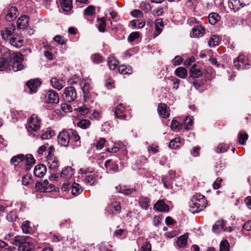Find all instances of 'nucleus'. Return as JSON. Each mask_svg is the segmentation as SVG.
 Here are the masks:
<instances>
[{
	"mask_svg": "<svg viewBox=\"0 0 251 251\" xmlns=\"http://www.w3.org/2000/svg\"><path fill=\"white\" fill-rule=\"evenodd\" d=\"M206 206V201L205 197L200 194L194 195L189 202L190 211L193 213L202 211Z\"/></svg>",
	"mask_w": 251,
	"mask_h": 251,
	"instance_id": "1",
	"label": "nucleus"
},
{
	"mask_svg": "<svg viewBox=\"0 0 251 251\" xmlns=\"http://www.w3.org/2000/svg\"><path fill=\"white\" fill-rule=\"evenodd\" d=\"M10 58L9 70H12L14 72H17L24 69L25 65L22 63L24 55L22 53L12 52Z\"/></svg>",
	"mask_w": 251,
	"mask_h": 251,
	"instance_id": "2",
	"label": "nucleus"
},
{
	"mask_svg": "<svg viewBox=\"0 0 251 251\" xmlns=\"http://www.w3.org/2000/svg\"><path fill=\"white\" fill-rule=\"evenodd\" d=\"M0 53L1 54V57L0 58V71L9 70L12 52L8 49L0 48Z\"/></svg>",
	"mask_w": 251,
	"mask_h": 251,
	"instance_id": "3",
	"label": "nucleus"
},
{
	"mask_svg": "<svg viewBox=\"0 0 251 251\" xmlns=\"http://www.w3.org/2000/svg\"><path fill=\"white\" fill-rule=\"evenodd\" d=\"M41 120L36 114H33L28 119L26 128L29 132L33 131L36 132L40 127Z\"/></svg>",
	"mask_w": 251,
	"mask_h": 251,
	"instance_id": "4",
	"label": "nucleus"
},
{
	"mask_svg": "<svg viewBox=\"0 0 251 251\" xmlns=\"http://www.w3.org/2000/svg\"><path fill=\"white\" fill-rule=\"evenodd\" d=\"M76 98V93L75 88L72 86L65 88L63 94V98L66 102L73 101Z\"/></svg>",
	"mask_w": 251,
	"mask_h": 251,
	"instance_id": "5",
	"label": "nucleus"
},
{
	"mask_svg": "<svg viewBox=\"0 0 251 251\" xmlns=\"http://www.w3.org/2000/svg\"><path fill=\"white\" fill-rule=\"evenodd\" d=\"M44 99L46 102L49 103H57L59 101L58 93L53 90L47 91Z\"/></svg>",
	"mask_w": 251,
	"mask_h": 251,
	"instance_id": "6",
	"label": "nucleus"
},
{
	"mask_svg": "<svg viewBox=\"0 0 251 251\" xmlns=\"http://www.w3.org/2000/svg\"><path fill=\"white\" fill-rule=\"evenodd\" d=\"M57 141L60 146L68 147L70 141V134L67 131H62L57 136Z\"/></svg>",
	"mask_w": 251,
	"mask_h": 251,
	"instance_id": "7",
	"label": "nucleus"
},
{
	"mask_svg": "<svg viewBox=\"0 0 251 251\" xmlns=\"http://www.w3.org/2000/svg\"><path fill=\"white\" fill-rule=\"evenodd\" d=\"M10 44L16 48L22 47L24 43V37L18 34H14L9 39Z\"/></svg>",
	"mask_w": 251,
	"mask_h": 251,
	"instance_id": "8",
	"label": "nucleus"
},
{
	"mask_svg": "<svg viewBox=\"0 0 251 251\" xmlns=\"http://www.w3.org/2000/svg\"><path fill=\"white\" fill-rule=\"evenodd\" d=\"M70 141V145L73 148L79 147L81 145L80 138L75 130H71Z\"/></svg>",
	"mask_w": 251,
	"mask_h": 251,
	"instance_id": "9",
	"label": "nucleus"
},
{
	"mask_svg": "<svg viewBox=\"0 0 251 251\" xmlns=\"http://www.w3.org/2000/svg\"><path fill=\"white\" fill-rule=\"evenodd\" d=\"M88 87L89 86L88 83L85 82L82 88V92L84 95V100L85 102L89 101L93 102L94 101L93 97L95 96L96 95L95 93H91L89 91Z\"/></svg>",
	"mask_w": 251,
	"mask_h": 251,
	"instance_id": "10",
	"label": "nucleus"
},
{
	"mask_svg": "<svg viewBox=\"0 0 251 251\" xmlns=\"http://www.w3.org/2000/svg\"><path fill=\"white\" fill-rule=\"evenodd\" d=\"M225 226L226 223L224 220L217 221L212 226V231L216 234H219L223 231H228V228Z\"/></svg>",
	"mask_w": 251,
	"mask_h": 251,
	"instance_id": "11",
	"label": "nucleus"
},
{
	"mask_svg": "<svg viewBox=\"0 0 251 251\" xmlns=\"http://www.w3.org/2000/svg\"><path fill=\"white\" fill-rule=\"evenodd\" d=\"M15 25L11 24L9 26L4 28L1 31V35L2 38L5 40H8L10 39V37L15 30Z\"/></svg>",
	"mask_w": 251,
	"mask_h": 251,
	"instance_id": "12",
	"label": "nucleus"
},
{
	"mask_svg": "<svg viewBox=\"0 0 251 251\" xmlns=\"http://www.w3.org/2000/svg\"><path fill=\"white\" fill-rule=\"evenodd\" d=\"M28 20L29 17L26 15L19 17L17 22V29H24L27 28L28 25Z\"/></svg>",
	"mask_w": 251,
	"mask_h": 251,
	"instance_id": "13",
	"label": "nucleus"
},
{
	"mask_svg": "<svg viewBox=\"0 0 251 251\" xmlns=\"http://www.w3.org/2000/svg\"><path fill=\"white\" fill-rule=\"evenodd\" d=\"M41 84V82L38 79H31L26 83V86L30 93H35L37 89Z\"/></svg>",
	"mask_w": 251,
	"mask_h": 251,
	"instance_id": "14",
	"label": "nucleus"
},
{
	"mask_svg": "<svg viewBox=\"0 0 251 251\" xmlns=\"http://www.w3.org/2000/svg\"><path fill=\"white\" fill-rule=\"evenodd\" d=\"M35 163V160L31 154H26L25 156L24 155L23 164L25 165L27 171H29Z\"/></svg>",
	"mask_w": 251,
	"mask_h": 251,
	"instance_id": "15",
	"label": "nucleus"
},
{
	"mask_svg": "<svg viewBox=\"0 0 251 251\" xmlns=\"http://www.w3.org/2000/svg\"><path fill=\"white\" fill-rule=\"evenodd\" d=\"M50 82L52 87L57 90L62 89L65 85V81L64 80L58 79L56 77L51 78Z\"/></svg>",
	"mask_w": 251,
	"mask_h": 251,
	"instance_id": "16",
	"label": "nucleus"
},
{
	"mask_svg": "<svg viewBox=\"0 0 251 251\" xmlns=\"http://www.w3.org/2000/svg\"><path fill=\"white\" fill-rule=\"evenodd\" d=\"M49 184L48 180L45 179L42 182H37L35 184V189L40 192H50L52 191L53 186L50 189L47 187Z\"/></svg>",
	"mask_w": 251,
	"mask_h": 251,
	"instance_id": "17",
	"label": "nucleus"
},
{
	"mask_svg": "<svg viewBox=\"0 0 251 251\" xmlns=\"http://www.w3.org/2000/svg\"><path fill=\"white\" fill-rule=\"evenodd\" d=\"M157 111L159 116L164 118H167L169 116V107L165 103L159 104Z\"/></svg>",
	"mask_w": 251,
	"mask_h": 251,
	"instance_id": "18",
	"label": "nucleus"
},
{
	"mask_svg": "<svg viewBox=\"0 0 251 251\" xmlns=\"http://www.w3.org/2000/svg\"><path fill=\"white\" fill-rule=\"evenodd\" d=\"M153 208L156 211L162 212L169 211V206L162 200H158L154 205Z\"/></svg>",
	"mask_w": 251,
	"mask_h": 251,
	"instance_id": "19",
	"label": "nucleus"
},
{
	"mask_svg": "<svg viewBox=\"0 0 251 251\" xmlns=\"http://www.w3.org/2000/svg\"><path fill=\"white\" fill-rule=\"evenodd\" d=\"M18 10L16 7H11L8 11L5 16L7 21H12L18 16Z\"/></svg>",
	"mask_w": 251,
	"mask_h": 251,
	"instance_id": "20",
	"label": "nucleus"
},
{
	"mask_svg": "<svg viewBox=\"0 0 251 251\" xmlns=\"http://www.w3.org/2000/svg\"><path fill=\"white\" fill-rule=\"evenodd\" d=\"M46 171V167L43 164H40L35 167L34 174L35 176L38 177H41L45 175Z\"/></svg>",
	"mask_w": 251,
	"mask_h": 251,
	"instance_id": "21",
	"label": "nucleus"
},
{
	"mask_svg": "<svg viewBox=\"0 0 251 251\" xmlns=\"http://www.w3.org/2000/svg\"><path fill=\"white\" fill-rule=\"evenodd\" d=\"M189 74L190 75L189 79L190 77H192L193 78H198L202 74L200 68L196 64H194L192 66L190 70Z\"/></svg>",
	"mask_w": 251,
	"mask_h": 251,
	"instance_id": "22",
	"label": "nucleus"
},
{
	"mask_svg": "<svg viewBox=\"0 0 251 251\" xmlns=\"http://www.w3.org/2000/svg\"><path fill=\"white\" fill-rule=\"evenodd\" d=\"M245 4L241 2L240 0H229V6L235 12L238 11L241 8L244 7Z\"/></svg>",
	"mask_w": 251,
	"mask_h": 251,
	"instance_id": "23",
	"label": "nucleus"
},
{
	"mask_svg": "<svg viewBox=\"0 0 251 251\" xmlns=\"http://www.w3.org/2000/svg\"><path fill=\"white\" fill-rule=\"evenodd\" d=\"M31 238L27 236L26 240L21 246L20 248L23 251H30L34 248V245L31 242Z\"/></svg>",
	"mask_w": 251,
	"mask_h": 251,
	"instance_id": "24",
	"label": "nucleus"
},
{
	"mask_svg": "<svg viewBox=\"0 0 251 251\" xmlns=\"http://www.w3.org/2000/svg\"><path fill=\"white\" fill-rule=\"evenodd\" d=\"M49 168L51 170H55L59 166V161L55 156L47 158Z\"/></svg>",
	"mask_w": 251,
	"mask_h": 251,
	"instance_id": "25",
	"label": "nucleus"
},
{
	"mask_svg": "<svg viewBox=\"0 0 251 251\" xmlns=\"http://www.w3.org/2000/svg\"><path fill=\"white\" fill-rule=\"evenodd\" d=\"M104 166L108 171H111L114 172L118 171V165L111 159L108 160L105 162Z\"/></svg>",
	"mask_w": 251,
	"mask_h": 251,
	"instance_id": "26",
	"label": "nucleus"
},
{
	"mask_svg": "<svg viewBox=\"0 0 251 251\" xmlns=\"http://www.w3.org/2000/svg\"><path fill=\"white\" fill-rule=\"evenodd\" d=\"M74 173V172L73 169L71 167H67L61 171L60 177L66 179H69L72 177Z\"/></svg>",
	"mask_w": 251,
	"mask_h": 251,
	"instance_id": "27",
	"label": "nucleus"
},
{
	"mask_svg": "<svg viewBox=\"0 0 251 251\" xmlns=\"http://www.w3.org/2000/svg\"><path fill=\"white\" fill-rule=\"evenodd\" d=\"M175 75L181 78L184 79L187 76L188 72L185 68L179 67L175 71Z\"/></svg>",
	"mask_w": 251,
	"mask_h": 251,
	"instance_id": "28",
	"label": "nucleus"
},
{
	"mask_svg": "<svg viewBox=\"0 0 251 251\" xmlns=\"http://www.w3.org/2000/svg\"><path fill=\"white\" fill-rule=\"evenodd\" d=\"M188 238V233H185L178 238L176 244L179 248H183L186 246Z\"/></svg>",
	"mask_w": 251,
	"mask_h": 251,
	"instance_id": "29",
	"label": "nucleus"
},
{
	"mask_svg": "<svg viewBox=\"0 0 251 251\" xmlns=\"http://www.w3.org/2000/svg\"><path fill=\"white\" fill-rule=\"evenodd\" d=\"M205 30L203 26L198 25L193 29V35L194 37H201L204 33Z\"/></svg>",
	"mask_w": 251,
	"mask_h": 251,
	"instance_id": "30",
	"label": "nucleus"
},
{
	"mask_svg": "<svg viewBox=\"0 0 251 251\" xmlns=\"http://www.w3.org/2000/svg\"><path fill=\"white\" fill-rule=\"evenodd\" d=\"M116 189L117 191L126 195H130L135 191L134 188H127L126 186H117Z\"/></svg>",
	"mask_w": 251,
	"mask_h": 251,
	"instance_id": "31",
	"label": "nucleus"
},
{
	"mask_svg": "<svg viewBox=\"0 0 251 251\" xmlns=\"http://www.w3.org/2000/svg\"><path fill=\"white\" fill-rule=\"evenodd\" d=\"M118 71L122 75H130L132 72V68L130 66L124 65H120L118 68Z\"/></svg>",
	"mask_w": 251,
	"mask_h": 251,
	"instance_id": "32",
	"label": "nucleus"
},
{
	"mask_svg": "<svg viewBox=\"0 0 251 251\" xmlns=\"http://www.w3.org/2000/svg\"><path fill=\"white\" fill-rule=\"evenodd\" d=\"M24 158V154H20L13 156L10 160V163L11 165L15 166H17L20 162L23 163Z\"/></svg>",
	"mask_w": 251,
	"mask_h": 251,
	"instance_id": "33",
	"label": "nucleus"
},
{
	"mask_svg": "<svg viewBox=\"0 0 251 251\" xmlns=\"http://www.w3.org/2000/svg\"><path fill=\"white\" fill-rule=\"evenodd\" d=\"M71 187H72V194L74 196H76L78 195L83 191V190H82L81 187L80 186V185L75 182L73 183V184L71 186Z\"/></svg>",
	"mask_w": 251,
	"mask_h": 251,
	"instance_id": "34",
	"label": "nucleus"
},
{
	"mask_svg": "<svg viewBox=\"0 0 251 251\" xmlns=\"http://www.w3.org/2000/svg\"><path fill=\"white\" fill-rule=\"evenodd\" d=\"M124 108L123 107L122 104H119L116 107L115 111V116L117 118L125 119L126 116L123 114Z\"/></svg>",
	"mask_w": 251,
	"mask_h": 251,
	"instance_id": "35",
	"label": "nucleus"
},
{
	"mask_svg": "<svg viewBox=\"0 0 251 251\" xmlns=\"http://www.w3.org/2000/svg\"><path fill=\"white\" fill-rule=\"evenodd\" d=\"M155 31L156 32V35H158L162 30V27L164 26L163 22L162 19H156L155 21Z\"/></svg>",
	"mask_w": 251,
	"mask_h": 251,
	"instance_id": "36",
	"label": "nucleus"
},
{
	"mask_svg": "<svg viewBox=\"0 0 251 251\" xmlns=\"http://www.w3.org/2000/svg\"><path fill=\"white\" fill-rule=\"evenodd\" d=\"M27 236H16L14 237V240L12 242V244L16 246H20V247L24 243L25 240H26Z\"/></svg>",
	"mask_w": 251,
	"mask_h": 251,
	"instance_id": "37",
	"label": "nucleus"
},
{
	"mask_svg": "<svg viewBox=\"0 0 251 251\" xmlns=\"http://www.w3.org/2000/svg\"><path fill=\"white\" fill-rule=\"evenodd\" d=\"M140 8L144 11L145 13H148L151 10V6L150 3L148 1H143L140 3Z\"/></svg>",
	"mask_w": 251,
	"mask_h": 251,
	"instance_id": "38",
	"label": "nucleus"
},
{
	"mask_svg": "<svg viewBox=\"0 0 251 251\" xmlns=\"http://www.w3.org/2000/svg\"><path fill=\"white\" fill-rule=\"evenodd\" d=\"M209 22L212 25H214L220 19V16L216 13H211L209 15Z\"/></svg>",
	"mask_w": 251,
	"mask_h": 251,
	"instance_id": "39",
	"label": "nucleus"
},
{
	"mask_svg": "<svg viewBox=\"0 0 251 251\" xmlns=\"http://www.w3.org/2000/svg\"><path fill=\"white\" fill-rule=\"evenodd\" d=\"M109 68L110 70H114L119 64L118 61L114 57H109L107 62Z\"/></svg>",
	"mask_w": 251,
	"mask_h": 251,
	"instance_id": "40",
	"label": "nucleus"
},
{
	"mask_svg": "<svg viewBox=\"0 0 251 251\" xmlns=\"http://www.w3.org/2000/svg\"><path fill=\"white\" fill-rule=\"evenodd\" d=\"M150 201L148 198H142L139 200V204L141 208L147 210L150 205Z\"/></svg>",
	"mask_w": 251,
	"mask_h": 251,
	"instance_id": "41",
	"label": "nucleus"
},
{
	"mask_svg": "<svg viewBox=\"0 0 251 251\" xmlns=\"http://www.w3.org/2000/svg\"><path fill=\"white\" fill-rule=\"evenodd\" d=\"M63 9L66 12L70 11L72 7L71 6V1L69 0H62L61 2Z\"/></svg>",
	"mask_w": 251,
	"mask_h": 251,
	"instance_id": "42",
	"label": "nucleus"
},
{
	"mask_svg": "<svg viewBox=\"0 0 251 251\" xmlns=\"http://www.w3.org/2000/svg\"><path fill=\"white\" fill-rule=\"evenodd\" d=\"M77 125L78 127L82 129H86L91 125V122L88 120L83 119L80 120L77 123Z\"/></svg>",
	"mask_w": 251,
	"mask_h": 251,
	"instance_id": "43",
	"label": "nucleus"
},
{
	"mask_svg": "<svg viewBox=\"0 0 251 251\" xmlns=\"http://www.w3.org/2000/svg\"><path fill=\"white\" fill-rule=\"evenodd\" d=\"M208 45L210 47H214L218 46L219 44L218 37L215 35H212L208 41Z\"/></svg>",
	"mask_w": 251,
	"mask_h": 251,
	"instance_id": "44",
	"label": "nucleus"
},
{
	"mask_svg": "<svg viewBox=\"0 0 251 251\" xmlns=\"http://www.w3.org/2000/svg\"><path fill=\"white\" fill-rule=\"evenodd\" d=\"M180 138H175L172 139L169 144V147L172 149H176L179 148Z\"/></svg>",
	"mask_w": 251,
	"mask_h": 251,
	"instance_id": "45",
	"label": "nucleus"
},
{
	"mask_svg": "<svg viewBox=\"0 0 251 251\" xmlns=\"http://www.w3.org/2000/svg\"><path fill=\"white\" fill-rule=\"evenodd\" d=\"M21 228L23 231L25 233H29L31 231V227L30 225V222L25 221L22 225Z\"/></svg>",
	"mask_w": 251,
	"mask_h": 251,
	"instance_id": "46",
	"label": "nucleus"
},
{
	"mask_svg": "<svg viewBox=\"0 0 251 251\" xmlns=\"http://www.w3.org/2000/svg\"><path fill=\"white\" fill-rule=\"evenodd\" d=\"M54 135L55 132L53 130L48 129L41 135L40 138L42 140L48 139L51 138Z\"/></svg>",
	"mask_w": 251,
	"mask_h": 251,
	"instance_id": "47",
	"label": "nucleus"
},
{
	"mask_svg": "<svg viewBox=\"0 0 251 251\" xmlns=\"http://www.w3.org/2000/svg\"><path fill=\"white\" fill-rule=\"evenodd\" d=\"M229 149V146L226 144H219L216 149L217 153H221L226 152Z\"/></svg>",
	"mask_w": 251,
	"mask_h": 251,
	"instance_id": "48",
	"label": "nucleus"
},
{
	"mask_svg": "<svg viewBox=\"0 0 251 251\" xmlns=\"http://www.w3.org/2000/svg\"><path fill=\"white\" fill-rule=\"evenodd\" d=\"M183 125L185 129H191L193 126L192 119L188 116L186 117L185 119L183 120Z\"/></svg>",
	"mask_w": 251,
	"mask_h": 251,
	"instance_id": "49",
	"label": "nucleus"
},
{
	"mask_svg": "<svg viewBox=\"0 0 251 251\" xmlns=\"http://www.w3.org/2000/svg\"><path fill=\"white\" fill-rule=\"evenodd\" d=\"M229 245L227 240L221 241L220 244V251H229Z\"/></svg>",
	"mask_w": 251,
	"mask_h": 251,
	"instance_id": "50",
	"label": "nucleus"
},
{
	"mask_svg": "<svg viewBox=\"0 0 251 251\" xmlns=\"http://www.w3.org/2000/svg\"><path fill=\"white\" fill-rule=\"evenodd\" d=\"M7 219L10 222L15 221L17 218L16 212L15 211H11L7 215Z\"/></svg>",
	"mask_w": 251,
	"mask_h": 251,
	"instance_id": "51",
	"label": "nucleus"
},
{
	"mask_svg": "<svg viewBox=\"0 0 251 251\" xmlns=\"http://www.w3.org/2000/svg\"><path fill=\"white\" fill-rule=\"evenodd\" d=\"M111 207L118 213H120L121 211V204L119 201H116L112 202L111 204Z\"/></svg>",
	"mask_w": 251,
	"mask_h": 251,
	"instance_id": "52",
	"label": "nucleus"
},
{
	"mask_svg": "<svg viewBox=\"0 0 251 251\" xmlns=\"http://www.w3.org/2000/svg\"><path fill=\"white\" fill-rule=\"evenodd\" d=\"M238 137L240 144L244 145L248 139V135L246 133L243 134L240 132L238 134Z\"/></svg>",
	"mask_w": 251,
	"mask_h": 251,
	"instance_id": "53",
	"label": "nucleus"
},
{
	"mask_svg": "<svg viewBox=\"0 0 251 251\" xmlns=\"http://www.w3.org/2000/svg\"><path fill=\"white\" fill-rule=\"evenodd\" d=\"M92 60L94 63H100L103 61L102 56L99 53L95 54L92 57Z\"/></svg>",
	"mask_w": 251,
	"mask_h": 251,
	"instance_id": "54",
	"label": "nucleus"
},
{
	"mask_svg": "<svg viewBox=\"0 0 251 251\" xmlns=\"http://www.w3.org/2000/svg\"><path fill=\"white\" fill-rule=\"evenodd\" d=\"M95 13V8L93 6L89 5L84 10V14L87 16H92Z\"/></svg>",
	"mask_w": 251,
	"mask_h": 251,
	"instance_id": "55",
	"label": "nucleus"
},
{
	"mask_svg": "<svg viewBox=\"0 0 251 251\" xmlns=\"http://www.w3.org/2000/svg\"><path fill=\"white\" fill-rule=\"evenodd\" d=\"M85 182L91 185L95 182V179L92 175H87L84 179Z\"/></svg>",
	"mask_w": 251,
	"mask_h": 251,
	"instance_id": "56",
	"label": "nucleus"
},
{
	"mask_svg": "<svg viewBox=\"0 0 251 251\" xmlns=\"http://www.w3.org/2000/svg\"><path fill=\"white\" fill-rule=\"evenodd\" d=\"M130 14L136 18H142L143 17V13L140 10L134 9L130 12Z\"/></svg>",
	"mask_w": 251,
	"mask_h": 251,
	"instance_id": "57",
	"label": "nucleus"
},
{
	"mask_svg": "<svg viewBox=\"0 0 251 251\" xmlns=\"http://www.w3.org/2000/svg\"><path fill=\"white\" fill-rule=\"evenodd\" d=\"M100 21V23L98 26L99 30L100 32H104L106 27L105 19L104 18H101Z\"/></svg>",
	"mask_w": 251,
	"mask_h": 251,
	"instance_id": "58",
	"label": "nucleus"
},
{
	"mask_svg": "<svg viewBox=\"0 0 251 251\" xmlns=\"http://www.w3.org/2000/svg\"><path fill=\"white\" fill-rule=\"evenodd\" d=\"M105 139L103 138H100V139L98 141L96 144V147L98 150H100L102 149L105 143Z\"/></svg>",
	"mask_w": 251,
	"mask_h": 251,
	"instance_id": "59",
	"label": "nucleus"
},
{
	"mask_svg": "<svg viewBox=\"0 0 251 251\" xmlns=\"http://www.w3.org/2000/svg\"><path fill=\"white\" fill-rule=\"evenodd\" d=\"M147 161V158L143 156H139L136 161V164L137 165H143Z\"/></svg>",
	"mask_w": 251,
	"mask_h": 251,
	"instance_id": "60",
	"label": "nucleus"
},
{
	"mask_svg": "<svg viewBox=\"0 0 251 251\" xmlns=\"http://www.w3.org/2000/svg\"><path fill=\"white\" fill-rule=\"evenodd\" d=\"M139 37V33L138 32H133L130 34L128 37V41L130 42H133L135 39Z\"/></svg>",
	"mask_w": 251,
	"mask_h": 251,
	"instance_id": "61",
	"label": "nucleus"
},
{
	"mask_svg": "<svg viewBox=\"0 0 251 251\" xmlns=\"http://www.w3.org/2000/svg\"><path fill=\"white\" fill-rule=\"evenodd\" d=\"M94 169L92 168H81L79 170V173L81 175H87L88 174H91L94 172Z\"/></svg>",
	"mask_w": 251,
	"mask_h": 251,
	"instance_id": "62",
	"label": "nucleus"
},
{
	"mask_svg": "<svg viewBox=\"0 0 251 251\" xmlns=\"http://www.w3.org/2000/svg\"><path fill=\"white\" fill-rule=\"evenodd\" d=\"M182 58L180 56H176L172 60V63L173 65L176 66L180 65L182 62Z\"/></svg>",
	"mask_w": 251,
	"mask_h": 251,
	"instance_id": "63",
	"label": "nucleus"
},
{
	"mask_svg": "<svg viewBox=\"0 0 251 251\" xmlns=\"http://www.w3.org/2000/svg\"><path fill=\"white\" fill-rule=\"evenodd\" d=\"M78 110L80 114L83 115L87 114L89 111V108L85 106L79 107Z\"/></svg>",
	"mask_w": 251,
	"mask_h": 251,
	"instance_id": "64",
	"label": "nucleus"
}]
</instances>
